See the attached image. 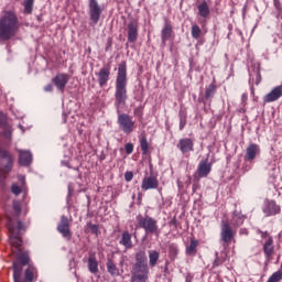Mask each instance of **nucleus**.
I'll list each match as a JSON object with an SVG mask.
<instances>
[{"label": "nucleus", "instance_id": "54", "mask_svg": "<svg viewBox=\"0 0 282 282\" xmlns=\"http://www.w3.org/2000/svg\"><path fill=\"white\" fill-rule=\"evenodd\" d=\"M185 282H193V275H191V273L186 274Z\"/></svg>", "mask_w": 282, "mask_h": 282}, {"label": "nucleus", "instance_id": "2", "mask_svg": "<svg viewBox=\"0 0 282 282\" xmlns=\"http://www.w3.org/2000/svg\"><path fill=\"white\" fill-rule=\"evenodd\" d=\"M21 23L13 11H4L0 18V41H10L19 34Z\"/></svg>", "mask_w": 282, "mask_h": 282}, {"label": "nucleus", "instance_id": "18", "mask_svg": "<svg viewBox=\"0 0 282 282\" xmlns=\"http://www.w3.org/2000/svg\"><path fill=\"white\" fill-rule=\"evenodd\" d=\"M158 186H160V181H158V176L151 175L142 180V191L155 189L158 188Z\"/></svg>", "mask_w": 282, "mask_h": 282}, {"label": "nucleus", "instance_id": "10", "mask_svg": "<svg viewBox=\"0 0 282 282\" xmlns=\"http://www.w3.org/2000/svg\"><path fill=\"white\" fill-rule=\"evenodd\" d=\"M89 17L90 21L96 25L100 21V14H102V8L98 4V0H89Z\"/></svg>", "mask_w": 282, "mask_h": 282}, {"label": "nucleus", "instance_id": "34", "mask_svg": "<svg viewBox=\"0 0 282 282\" xmlns=\"http://www.w3.org/2000/svg\"><path fill=\"white\" fill-rule=\"evenodd\" d=\"M89 228L91 235H96V237H98V235H100V227L98 225H94L91 224V221L86 224V229L85 232H89V230H87Z\"/></svg>", "mask_w": 282, "mask_h": 282}, {"label": "nucleus", "instance_id": "51", "mask_svg": "<svg viewBox=\"0 0 282 282\" xmlns=\"http://www.w3.org/2000/svg\"><path fill=\"white\" fill-rule=\"evenodd\" d=\"M6 124V116L0 113V127H3Z\"/></svg>", "mask_w": 282, "mask_h": 282}, {"label": "nucleus", "instance_id": "16", "mask_svg": "<svg viewBox=\"0 0 282 282\" xmlns=\"http://www.w3.org/2000/svg\"><path fill=\"white\" fill-rule=\"evenodd\" d=\"M210 171H213V164L208 162V159H205L199 162L196 173L198 177H208Z\"/></svg>", "mask_w": 282, "mask_h": 282}, {"label": "nucleus", "instance_id": "49", "mask_svg": "<svg viewBox=\"0 0 282 282\" xmlns=\"http://www.w3.org/2000/svg\"><path fill=\"white\" fill-rule=\"evenodd\" d=\"M259 232H260L262 239H269V237H272V236H270V234H268V231H261V230H259Z\"/></svg>", "mask_w": 282, "mask_h": 282}, {"label": "nucleus", "instance_id": "1", "mask_svg": "<svg viewBox=\"0 0 282 282\" xmlns=\"http://www.w3.org/2000/svg\"><path fill=\"white\" fill-rule=\"evenodd\" d=\"M7 228L9 230V243L12 248L13 254H15V261L13 262L12 270L14 273V265H20L23 270L24 265H30V251H23V240H21V230H25V225L19 220L17 228L14 227V220L7 217Z\"/></svg>", "mask_w": 282, "mask_h": 282}, {"label": "nucleus", "instance_id": "36", "mask_svg": "<svg viewBox=\"0 0 282 282\" xmlns=\"http://www.w3.org/2000/svg\"><path fill=\"white\" fill-rule=\"evenodd\" d=\"M2 135L7 140H12V126L4 123L3 124Z\"/></svg>", "mask_w": 282, "mask_h": 282}, {"label": "nucleus", "instance_id": "35", "mask_svg": "<svg viewBox=\"0 0 282 282\" xmlns=\"http://www.w3.org/2000/svg\"><path fill=\"white\" fill-rule=\"evenodd\" d=\"M140 148L142 151V155L149 154V141L147 140V137L143 135L140 138Z\"/></svg>", "mask_w": 282, "mask_h": 282}, {"label": "nucleus", "instance_id": "40", "mask_svg": "<svg viewBox=\"0 0 282 282\" xmlns=\"http://www.w3.org/2000/svg\"><path fill=\"white\" fill-rule=\"evenodd\" d=\"M226 263V258H219L216 253V259L214 260V268H219V265H224Z\"/></svg>", "mask_w": 282, "mask_h": 282}, {"label": "nucleus", "instance_id": "11", "mask_svg": "<svg viewBox=\"0 0 282 282\" xmlns=\"http://www.w3.org/2000/svg\"><path fill=\"white\" fill-rule=\"evenodd\" d=\"M52 83L55 85L56 89L62 94H65V87L69 83V75L65 73H58L55 77L52 78Z\"/></svg>", "mask_w": 282, "mask_h": 282}, {"label": "nucleus", "instance_id": "50", "mask_svg": "<svg viewBox=\"0 0 282 282\" xmlns=\"http://www.w3.org/2000/svg\"><path fill=\"white\" fill-rule=\"evenodd\" d=\"M44 91H54V86H52V84L46 85Z\"/></svg>", "mask_w": 282, "mask_h": 282}, {"label": "nucleus", "instance_id": "22", "mask_svg": "<svg viewBox=\"0 0 282 282\" xmlns=\"http://www.w3.org/2000/svg\"><path fill=\"white\" fill-rule=\"evenodd\" d=\"M149 281V271L131 270V282Z\"/></svg>", "mask_w": 282, "mask_h": 282}, {"label": "nucleus", "instance_id": "53", "mask_svg": "<svg viewBox=\"0 0 282 282\" xmlns=\"http://www.w3.org/2000/svg\"><path fill=\"white\" fill-rule=\"evenodd\" d=\"M274 7L276 8V10H281V2L279 0H273Z\"/></svg>", "mask_w": 282, "mask_h": 282}, {"label": "nucleus", "instance_id": "24", "mask_svg": "<svg viewBox=\"0 0 282 282\" xmlns=\"http://www.w3.org/2000/svg\"><path fill=\"white\" fill-rule=\"evenodd\" d=\"M246 221V215H242L241 212L235 210L231 217V224L234 228H239V226H243Z\"/></svg>", "mask_w": 282, "mask_h": 282}, {"label": "nucleus", "instance_id": "17", "mask_svg": "<svg viewBox=\"0 0 282 282\" xmlns=\"http://www.w3.org/2000/svg\"><path fill=\"white\" fill-rule=\"evenodd\" d=\"M96 76L99 83V87H105V85L109 83V76H111V67L107 66L100 68L99 72L96 73Z\"/></svg>", "mask_w": 282, "mask_h": 282}, {"label": "nucleus", "instance_id": "4", "mask_svg": "<svg viewBox=\"0 0 282 282\" xmlns=\"http://www.w3.org/2000/svg\"><path fill=\"white\" fill-rule=\"evenodd\" d=\"M23 276V269L21 265H14V273H13V282H34L39 280V270L36 267L29 264L24 271V279Z\"/></svg>", "mask_w": 282, "mask_h": 282}, {"label": "nucleus", "instance_id": "28", "mask_svg": "<svg viewBox=\"0 0 282 282\" xmlns=\"http://www.w3.org/2000/svg\"><path fill=\"white\" fill-rule=\"evenodd\" d=\"M88 270L91 274H98V260L95 254L89 256L88 258Z\"/></svg>", "mask_w": 282, "mask_h": 282}, {"label": "nucleus", "instance_id": "20", "mask_svg": "<svg viewBox=\"0 0 282 282\" xmlns=\"http://www.w3.org/2000/svg\"><path fill=\"white\" fill-rule=\"evenodd\" d=\"M263 252L268 261H272L274 254V239L269 237L263 243Z\"/></svg>", "mask_w": 282, "mask_h": 282}, {"label": "nucleus", "instance_id": "30", "mask_svg": "<svg viewBox=\"0 0 282 282\" xmlns=\"http://www.w3.org/2000/svg\"><path fill=\"white\" fill-rule=\"evenodd\" d=\"M159 260H160V252L155 250L149 251V263L151 268H155V265H158Z\"/></svg>", "mask_w": 282, "mask_h": 282}, {"label": "nucleus", "instance_id": "52", "mask_svg": "<svg viewBox=\"0 0 282 282\" xmlns=\"http://www.w3.org/2000/svg\"><path fill=\"white\" fill-rule=\"evenodd\" d=\"M170 226H174V228H177V218L174 217L171 221H170Z\"/></svg>", "mask_w": 282, "mask_h": 282}, {"label": "nucleus", "instance_id": "25", "mask_svg": "<svg viewBox=\"0 0 282 282\" xmlns=\"http://www.w3.org/2000/svg\"><path fill=\"white\" fill-rule=\"evenodd\" d=\"M119 243H120V246H123L126 248V250H131V248H133V241L131 240V234L129 231H123Z\"/></svg>", "mask_w": 282, "mask_h": 282}, {"label": "nucleus", "instance_id": "27", "mask_svg": "<svg viewBox=\"0 0 282 282\" xmlns=\"http://www.w3.org/2000/svg\"><path fill=\"white\" fill-rule=\"evenodd\" d=\"M19 162L22 166H30L32 164V153L28 151L20 152Z\"/></svg>", "mask_w": 282, "mask_h": 282}, {"label": "nucleus", "instance_id": "41", "mask_svg": "<svg viewBox=\"0 0 282 282\" xmlns=\"http://www.w3.org/2000/svg\"><path fill=\"white\" fill-rule=\"evenodd\" d=\"M13 210H14L17 217H19V215H21V203L14 200L13 202Z\"/></svg>", "mask_w": 282, "mask_h": 282}, {"label": "nucleus", "instance_id": "6", "mask_svg": "<svg viewBox=\"0 0 282 282\" xmlns=\"http://www.w3.org/2000/svg\"><path fill=\"white\" fill-rule=\"evenodd\" d=\"M117 122L126 135H129L135 131V121H133V118L127 113L119 115Z\"/></svg>", "mask_w": 282, "mask_h": 282}, {"label": "nucleus", "instance_id": "7", "mask_svg": "<svg viewBox=\"0 0 282 282\" xmlns=\"http://www.w3.org/2000/svg\"><path fill=\"white\" fill-rule=\"evenodd\" d=\"M235 235H236V232H235V230H232L230 223L223 220L221 230H220V239H221L225 248L232 241V239H235Z\"/></svg>", "mask_w": 282, "mask_h": 282}, {"label": "nucleus", "instance_id": "32", "mask_svg": "<svg viewBox=\"0 0 282 282\" xmlns=\"http://www.w3.org/2000/svg\"><path fill=\"white\" fill-rule=\"evenodd\" d=\"M217 86L215 84H210L205 90V99L213 100V97L215 96Z\"/></svg>", "mask_w": 282, "mask_h": 282}, {"label": "nucleus", "instance_id": "37", "mask_svg": "<svg viewBox=\"0 0 282 282\" xmlns=\"http://www.w3.org/2000/svg\"><path fill=\"white\" fill-rule=\"evenodd\" d=\"M34 10V0H24V14H32Z\"/></svg>", "mask_w": 282, "mask_h": 282}, {"label": "nucleus", "instance_id": "8", "mask_svg": "<svg viewBox=\"0 0 282 282\" xmlns=\"http://www.w3.org/2000/svg\"><path fill=\"white\" fill-rule=\"evenodd\" d=\"M131 270L149 271L147 251L140 250L134 254V264Z\"/></svg>", "mask_w": 282, "mask_h": 282}, {"label": "nucleus", "instance_id": "15", "mask_svg": "<svg viewBox=\"0 0 282 282\" xmlns=\"http://www.w3.org/2000/svg\"><path fill=\"white\" fill-rule=\"evenodd\" d=\"M279 98H282V83L280 86H275L274 88H272V90L263 97V102H276Z\"/></svg>", "mask_w": 282, "mask_h": 282}, {"label": "nucleus", "instance_id": "21", "mask_svg": "<svg viewBox=\"0 0 282 282\" xmlns=\"http://www.w3.org/2000/svg\"><path fill=\"white\" fill-rule=\"evenodd\" d=\"M263 213H265L268 217L279 215V213H281V206L276 205V202L274 200H269L263 209Z\"/></svg>", "mask_w": 282, "mask_h": 282}, {"label": "nucleus", "instance_id": "44", "mask_svg": "<svg viewBox=\"0 0 282 282\" xmlns=\"http://www.w3.org/2000/svg\"><path fill=\"white\" fill-rule=\"evenodd\" d=\"M124 149H126L127 155H131V153H133V143H127Z\"/></svg>", "mask_w": 282, "mask_h": 282}, {"label": "nucleus", "instance_id": "3", "mask_svg": "<svg viewBox=\"0 0 282 282\" xmlns=\"http://www.w3.org/2000/svg\"><path fill=\"white\" fill-rule=\"evenodd\" d=\"M127 62L122 61L118 65V73L116 78V90H115V100L116 105L124 106L127 105V99L129 96L127 95Z\"/></svg>", "mask_w": 282, "mask_h": 282}, {"label": "nucleus", "instance_id": "47", "mask_svg": "<svg viewBox=\"0 0 282 282\" xmlns=\"http://www.w3.org/2000/svg\"><path fill=\"white\" fill-rule=\"evenodd\" d=\"M111 45H113V39L109 37L107 41L106 52H109V47H111Z\"/></svg>", "mask_w": 282, "mask_h": 282}, {"label": "nucleus", "instance_id": "23", "mask_svg": "<svg viewBox=\"0 0 282 282\" xmlns=\"http://www.w3.org/2000/svg\"><path fill=\"white\" fill-rule=\"evenodd\" d=\"M106 268L110 276H120V269L118 268V265H116V262L113 261V259L111 258L107 259Z\"/></svg>", "mask_w": 282, "mask_h": 282}, {"label": "nucleus", "instance_id": "58", "mask_svg": "<svg viewBox=\"0 0 282 282\" xmlns=\"http://www.w3.org/2000/svg\"><path fill=\"white\" fill-rule=\"evenodd\" d=\"M258 80H261V73H258Z\"/></svg>", "mask_w": 282, "mask_h": 282}, {"label": "nucleus", "instance_id": "38", "mask_svg": "<svg viewBox=\"0 0 282 282\" xmlns=\"http://www.w3.org/2000/svg\"><path fill=\"white\" fill-rule=\"evenodd\" d=\"M200 36H202V29L199 28V25L197 24L192 25V39L199 41Z\"/></svg>", "mask_w": 282, "mask_h": 282}, {"label": "nucleus", "instance_id": "55", "mask_svg": "<svg viewBox=\"0 0 282 282\" xmlns=\"http://www.w3.org/2000/svg\"><path fill=\"white\" fill-rule=\"evenodd\" d=\"M187 177V180L185 181V184H186V186H191V176H186Z\"/></svg>", "mask_w": 282, "mask_h": 282}, {"label": "nucleus", "instance_id": "60", "mask_svg": "<svg viewBox=\"0 0 282 282\" xmlns=\"http://www.w3.org/2000/svg\"><path fill=\"white\" fill-rule=\"evenodd\" d=\"M120 265H122V261L120 262Z\"/></svg>", "mask_w": 282, "mask_h": 282}, {"label": "nucleus", "instance_id": "57", "mask_svg": "<svg viewBox=\"0 0 282 282\" xmlns=\"http://www.w3.org/2000/svg\"><path fill=\"white\" fill-rule=\"evenodd\" d=\"M240 235H248V229H240Z\"/></svg>", "mask_w": 282, "mask_h": 282}, {"label": "nucleus", "instance_id": "56", "mask_svg": "<svg viewBox=\"0 0 282 282\" xmlns=\"http://www.w3.org/2000/svg\"><path fill=\"white\" fill-rule=\"evenodd\" d=\"M177 186L178 188H184V184L182 183V181L177 180Z\"/></svg>", "mask_w": 282, "mask_h": 282}, {"label": "nucleus", "instance_id": "31", "mask_svg": "<svg viewBox=\"0 0 282 282\" xmlns=\"http://www.w3.org/2000/svg\"><path fill=\"white\" fill-rule=\"evenodd\" d=\"M197 246H199V241L192 239L189 246L186 248V254L195 256L197 254Z\"/></svg>", "mask_w": 282, "mask_h": 282}, {"label": "nucleus", "instance_id": "59", "mask_svg": "<svg viewBox=\"0 0 282 282\" xmlns=\"http://www.w3.org/2000/svg\"><path fill=\"white\" fill-rule=\"evenodd\" d=\"M150 171H153V164L150 163Z\"/></svg>", "mask_w": 282, "mask_h": 282}, {"label": "nucleus", "instance_id": "19", "mask_svg": "<svg viewBox=\"0 0 282 282\" xmlns=\"http://www.w3.org/2000/svg\"><path fill=\"white\" fill-rule=\"evenodd\" d=\"M176 147L183 154L191 153V151H195V143L193 142L192 139L188 138L181 139Z\"/></svg>", "mask_w": 282, "mask_h": 282}, {"label": "nucleus", "instance_id": "46", "mask_svg": "<svg viewBox=\"0 0 282 282\" xmlns=\"http://www.w3.org/2000/svg\"><path fill=\"white\" fill-rule=\"evenodd\" d=\"M194 184H193V193H196L197 189L199 188V178H194Z\"/></svg>", "mask_w": 282, "mask_h": 282}, {"label": "nucleus", "instance_id": "5", "mask_svg": "<svg viewBox=\"0 0 282 282\" xmlns=\"http://www.w3.org/2000/svg\"><path fill=\"white\" fill-rule=\"evenodd\" d=\"M135 219L139 228H142L145 235H155L156 237L160 236V227L158 226L155 218L149 215L142 216V214H139Z\"/></svg>", "mask_w": 282, "mask_h": 282}, {"label": "nucleus", "instance_id": "45", "mask_svg": "<svg viewBox=\"0 0 282 282\" xmlns=\"http://www.w3.org/2000/svg\"><path fill=\"white\" fill-rule=\"evenodd\" d=\"M124 180H126V182H131V180H133V172H131V171L126 172Z\"/></svg>", "mask_w": 282, "mask_h": 282}, {"label": "nucleus", "instance_id": "42", "mask_svg": "<svg viewBox=\"0 0 282 282\" xmlns=\"http://www.w3.org/2000/svg\"><path fill=\"white\" fill-rule=\"evenodd\" d=\"M11 193H13V195H21L22 189H21V187L19 185L13 184L11 186Z\"/></svg>", "mask_w": 282, "mask_h": 282}, {"label": "nucleus", "instance_id": "13", "mask_svg": "<svg viewBox=\"0 0 282 282\" xmlns=\"http://www.w3.org/2000/svg\"><path fill=\"white\" fill-rule=\"evenodd\" d=\"M138 20L131 19L128 23V43H135V41H138Z\"/></svg>", "mask_w": 282, "mask_h": 282}, {"label": "nucleus", "instance_id": "29", "mask_svg": "<svg viewBox=\"0 0 282 282\" xmlns=\"http://www.w3.org/2000/svg\"><path fill=\"white\" fill-rule=\"evenodd\" d=\"M0 158L2 160H7L8 163L6 165V169L7 171H10L13 164L12 155L10 154V152H8V150H0Z\"/></svg>", "mask_w": 282, "mask_h": 282}, {"label": "nucleus", "instance_id": "14", "mask_svg": "<svg viewBox=\"0 0 282 282\" xmlns=\"http://www.w3.org/2000/svg\"><path fill=\"white\" fill-rule=\"evenodd\" d=\"M259 153H261V149L259 148V144L250 143L246 149L245 162H254Z\"/></svg>", "mask_w": 282, "mask_h": 282}, {"label": "nucleus", "instance_id": "48", "mask_svg": "<svg viewBox=\"0 0 282 282\" xmlns=\"http://www.w3.org/2000/svg\"><path fill=\"white\" fill-rule=\"evenodd\" d=\"M134 116H139V118H142V108H134Z\"/></svg>", "mask_w": 282, "mask_h": 282}, {"label": "nucleus", "instance_id": "39", "mask_svg": "<svg viewBox=\"0 0 282 282\" xmlns=\"http://www.w3.org/2000/svg\"><path fill=\"white\" fill-rule=\"evenodd\" d=\"M282 280V271H275L274 273H272V275L268 279L267 282H279Z\"/></svg>", "mask_w": 282, "mask_h": 282}, {"label": "nucleus", "instance_id": "43", "mask_svg": "<svg viewBox=\"0 0 282 282\" xmlns=\"http://www.w3.org/2000/svg\"><path fill=\"white\" fill-rule=\"evenodd\" d=\"M186 127V115L180 116V131Z\"/></svg>", "mask_w": 282, "mask_h": 282}, {"label": "nucleus", "instance_id": "33", "mask_svg": "<svg viewBox=\"0 0 282 282\" xmlns=\"http://www.w3.org/2000/svg\"><path fill=\"white\" fill-rule=\"evenodd\" d=\"M178 253H180V249L177 248V245L171 243L169 246V257L171 261H175V259H177Z\"/></svg>", "mask_w": 282, "mask_h": 282}, {"label": "nucleus", "instance_id": "9", "mask_svg": "<svg viewBox=\"0 0 282 282\" xmlns=\"http://www.w3.org/2000/svg\"><path fill=\"white\" fill-rule=\"evenodd\" d=\"M57 231L61 232L64 239L72 241L70 221L67 216L63 215L61 217L59 224L57 225Z\"/></svg>", "mask_w": 282, "mask_h": 282}, {"label": "nucleus", "instance_id": "26", "mask_svg": "<svg viewBox=\"0 0 282 282\" xmlns=\"http://www.w3.org/2000/svg\"><path fill=\"white\" fill-rule=\"evenodd\" d=\"M198 14L203 19H208L210 17V8L208 7V2L204 0L200 4H198Z\"/></svg>", "mask_w": 282, "mask_h": 282}, {"label": "nucleus", "instance_id": "12", "mask_svg": "<svg viewBox=\"0 0 282 282\" xmlns=\"http://www.w3.org/2000/svg\"><path fill=\"white\" fill-rule=\"evenodd\" d=\"M171 39H173V24L165 18L164 26L161 30L162 44L166 45V41H171Z\"/></svg>", "mask_w": 282, "mask_h": 282}]
</instances>
